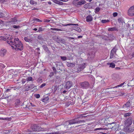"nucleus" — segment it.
<instances>
[{"label": "nucleus", "instance_id": "nucleus-1", "mask_svg": "<svg viewBox=\"0 0 134 134\" xmlns=\"http://www.w3.org/2000/svg\"><path fill=\"white\" fill-rule=\"evenodd\" d=\"M7 43L16 50L21 51L23 49V44L18 38L14 39L13 41V40L8 41Z\"/></svg>", "mask_w": 134, "mask_h": 134}, {"label": "nucleus", "instance_id": "nucleus-2", "mask_svg": "<svg viewBox=\"0 0 134 134\" xmlns=\"http://www.w3.org/2000/svg\"><path fill=\"white\" fill-rule=\"evenodd\" d=\"M81 118L80 117H78L76 118L66 122L65 124L66 127L68 128H71L72 127L71 125L74 124H79L85 122V121L84 120H80Z\"/></svg>", "mask_w": 134, "mask_h": 134}, {"label": "nucleus", "instance_id": "nucleus-3", "mask_svg": "<svg viewBox=\"0 0 134 134\" xmlns=\"http://www.w3.org/2000/svg\"><path fill=\"white\" fill-rule=\"evenodd\" d=\"M31 128L34 131H39L42 130L41 127L40 126H37L36 124L32 125L31 127Z\"/></svg>", "mask_w": 134, "mask_h": 134}, {"label": "nucleus", "instance_id": "nucleus-4", "mask_svg": "<svg viewBox=\"0 0 134 134\" xmlns=\"http://www.w3.org/2000/svg\"><path fill=\"white\" fill-rule=\"evenodd\" d=\"M128 15L131 16H134V5L131 7L127 12Z\"/></svg>", "mask_w": 134, "mask_h": 134}, {"label": "nucleus", "instance_id": "nucleus-5", "mask_svg": "<svg viewBox=\"0 0 134 134\" xmlns=\"http://www.w3.org/2000/svg\"><path fill=\"white\" fill-rule=\"evenodd\" d=\"M81 87L83 89H87L89 87V84L87 82H81L80 83Z\"/></svg>", "mask_w": 134, "mask_h": 134}, {"label": "nucleus", "instance_id": "nucleus-6", "mask_svg": "<svg viewBox=\"0 0 134 134\" xmlns=\"http://www.w3.org/2000/svg\"><path fill=\"white\" fill-rule=\"evenodd\" d=\"M132 119L131 117H130L128 118L125 122V125L126 126H129L132 124Z\"/></svg>", "mask_w": 134, "mask_h": 134}, {"label": "nucleus", "instance_id": "nucleus-7", "mask_svg": "<svg viewBox=\"0 0 134 134\" xmlns=\"http://www.w3.org/2000/svg\"><path fill=\"white\" fill-rule=\"evenodd\" d=\"M114 124V123H111L110 124H108L107 127H106V128H98L95 129L94 130L96 131L98 130H104V129H112V125H113Z\"/></svg>", "mask_w": 134, "mask_h": 134}, {"label": "nucleus", "instance_id": "nucleus-8", "mask_svg": "<svg viewBox=\"0 0 134 134\" xmlns=\"http://www.w3.org/2000/svg\"><path fill=\"white\" fill-rule=\"evenodd\" d=\"M132 102V101L131 100H129L125 104L123 105L122 107L123 108H124V109L127 110V109L131 105V103Z\"/></svg>", "mask_w": 134, "mask_h": 134}, {"label": "nucleus", "instance_id": "nucleus-9", "mask_svg": "<svg viewBox=\"0 0 134 134\" xmlns=\"http://www.w3.org/2000/svg\"><path fill=\"white\" fill-rule=\"evenodd\" d=\"M55 40L56 41L59 43H61L65 44L66 43V42L64 40L62 39V38L60 37H57Z\"/></svg>", "mask_w": 134, "mask_h": 134}, {"label": "nucleus", "instance_id": "nucleus-10", "mask_svg": "<svg viewBox=\"0 0 134 134\" xmlns=\"http://www.w3.org/2000/svg\"><path fill=\"white\" fill-rule=\"evenodd\" d=\"M7 51L6 49L2 48L0 51V55L2 57H3L6 54Z\"/></svg>", "mask_w": 134, "mask_h": 134}, {"label": "nucleus", "instance_id": "nucleus-11", "mask_svg": "<svg viewBox=\"0 0 134 134\" xmlns=\"http://www.w3.org/2000/svg\"><path fill=\"white\" fill-rule=\"evenodd\" d=\"M72 82L71 81H68L66 82L65 88L67 89L70 88L72 85Z\"/></svg>", "mask_w": 134, "mask_h": 134}, {"label": "nucleus", "instance_id": "nucleus-12", "mask_svg": "<svg viewBox=\"0 0 134 134\" xmlns=\"http://www.w3.org/2000/svg\"><path fill=\"white\" fill-rule=\"evenodd\" d=\"M35 87V86L34 84H32L30 85V86L27 87L25 89V90L26 91H28L29 90H30Z\"/></svg>", "mask_w": 134, "mask_h": 134}, {"label": "nucleus", "instance_id": "nucleus-13", "mask_svg": "<svg viewBox=\"0 0 134 134\" xmlns=\"http://www.w3.org/2000/svg\"><path fill=\"white\" fill-rule=\"evenodd\" d=\"M85 67V64H82L80 65L79 67L78 68V71H80L82 70Z\"/></svg>", "mask_w": 134, "mask_h": 134}, {"label": "nucleus", "instance_id": "nucleus-14", "mask_svg": "<svg viewBox=\"0 0 134 134\" xmlns=\"http://www.w3.org/2000/svg\"><path fill=\"white\" fill-rule=\"evenodd\" d=\"M118 128V125L115 124L113 125H112V129L114 130H116V132L118 133L119 131L117 130Z\"/></svg>", "mask_w": 134, "mask_h": 134}, {"label": "nucleus", "instance_id": "nucleus-15", "mask_svg": "<svg viewBox=\"0 0 134 134\" xmlns=\"http://www.w3.org/2000/svg\"><path fill=\"white\" fill-rule=\"evenodd\" d=\"M86 2L85 0H81L78 2L77 3V5H81L85 4Z\"/></svg>", "mask_w": 134, "mask_h": 134}, {"label": "nucleus", "instance_id": "nucleus-16", "mask_svg": "<svg viewBox=\"0 0 134 134\" xmlns=\"http://www.w3.org/2000/svg\"><path fill=\"white\" fill-rule=\"evenodd\" d=\"M93 19V18L92 16L88 15L86 18V20L87 22L91 21Z\"/></svg>", "mask_w": 134, "mask_h": 134}, {"label": "nucleus", "instance_id": "nucleus-17", "mask_svg": "<svg viewBox=\"0 0 134 134\" xmlns=\"http://www.w3.org/2000/svg\"><path fill=\"white\" fill-rule=\"evenodd\" d=\"M24 40L26 42H31L33 41L32 38H28L27 37H25L24 38Z\"/></svg>", "mask_w": 134, "mask_h": 134}, {"label": "nucleus", "instance_id": "nucleus-18", "mask_svg": "<svg viewBox=\"0 0 134 134\" xmlns=\"http://www.w3.org/2000/svg\"><path fill=\"white\" fill-rule=\"evenodd\" d=\"M66 65L68 67L73 68L75 66V63H70L67 62Z\"/></svg>", "mask_w": 134, "mask_h": 134}, {"label": "nucleus", "instance_id": "nucleus-19", "mask_svg": "<svg viewBox=\"0 0 134 134\" xmlns=\"http://www.w3.org/2000/svg\"><path fill=\"white\" fill-rule=\"evenodd\" d=\"M17 21V20L16 18H14L12 19L9 22L10 23L14 24Z\"/></svg>", "mask_w": 134, "mask_h": 134}, {"label": "nucleus", "instance_id": "nucleus-20", "mask_svg": "<svg viewBox=\"0 0 134 134\" xmlns=\"http://www.w3.org/2000/svg\"><path fill=\"white\" fill-rule=\"evenodd\" d=\"M53 1L55 3L60 5H62L63 3V2L57 0H53Z\"/></svg>", "mask_w": 134, "mask_h": 134}, {"label": "nucleus", "instance_id": "nucleus-21", "mask_svg": "<svg viewBox=\"0 0 134 134\" xmlns=\"http://www.w3.org/2000/svg\"><path fill=\"white\" fill-rule=\"evenodd\" d=\"M107 65H109V67L111 68H114L115 67V64L112 63H107Z\"/></svg>", "mask_w": 134, "mask_h": 134}, {"label": "nucleus", "instance_id": "nucleus-22", "mask_svg": "<svg viewBox=\"0 0 134 134\" xmlns=\"http://www.w3.org/2000/svg\"><path fill=\"white\" fill-rule=\"evenodd\" d=\"M62 25L64 26H70V25H75L78 26V24H62Z\"/></svg>", "mask_w": 134, "mask_h": 134}, {"label": "nucleus", "instance_id": "nucleus-23", "mask_svg": "<svg viewBox=\"0 0 134 134\" xmlns=\"http://www.w3.org/2000/svg\"><path fill=\"white\" fill-rule=\"evenodd\" d=\"M73 29L79 32H80L81 31V30L80 28L78 27H74Z\"/></svg>", "mask_w": 134, "mask_h": 134}, {"label": "nucleus", "instance_id": "nucleus-24", "mask_svg": "<svg viewBox=\"0 0 134 134\" xmlns=\"http://www.w3.org/2000/svg\"><path fill=\"white\" fill-rule=\"evenodd\" d=\"M108 30L109 31H117L118 29H117L115 27H112L108 28Z\"/></svg>", "mask_w": 134, "mask_h": 134}, {"label": "nucleus", "instance_id": "nucleus-25", "mask_svg": "<svg viewBox=\"0 0 134 134\" xmlns=\"http://www.w3.org/2000/svg\"><path fill=\"white\" fill-rule=\"evenodd\" d=\"M26 80L28 82L30 81H33L32 78L31 77H27L26 79Z\"/></svg>", "mask_w": 134, "mask_h": 134}, {"label": "nucleus", "instance_id": "nucleus-26", "mask_svg": "<svg viewBox=\"0 0 134 134\" xmlns=\"http://www.w3.org/2000/svg\"><path fill=\"white\" fill-rule=\"evenodd\" d=\"M11 90V89H7L4 92V93L5 95H7V93H8L9 94V93L10 92V91Z\"/></svg>", "mask_w": 134, "mask_h": 134}, {"label": "nucleus", "instance_id": "nucleus-27", "mask_svg": "<svg viewBox=\"0 0 134 134\" xmlns=\"http://www.w3.org/2000/svg\"><path fill=\"white\" fill-rule=\"evenodd\" d=\"M117 50V49L116 48H114L111 51V53H112L114 54H116V52Z\"/></svg>", "mask_w": 134, "mask_h": 134}, {"label": "nucleus", "instance_id": "nucleus-28", "mask_svg": "<svg viewBox=\"0 0 134 134\" xmlns=\"http://www.w3.org/2000/svg\"><path fill=\"white\" fill-rule=\"evenodd\" d=\"M49 100V98L48 97H47L46 98H45L42 99V102H46L47 101H48Z\"/></svg>", "mask_w": 134, "mask_h": 134}, {"label": "nucleus", "instance_id": "nucleus-29", "mask_svg": "<svg viewBox=\"0 0 134 134\" xmlns=\"http://www.w3.org/2000/svg\"><path fill=\"white\" fill-rule=\"evenodd\" d=\"M131 114V113H128L124 114V116L125 117H127V116H130Z\"/></svg>", "mask_w": 134, "mask_h": 134}, {"label": "nucleus", "instance_id": "nucleus-30", "mask_svg": "<svg viewBox=\"0 0 134 134\" xmlns=\"http://www.w3.org/2000/svg\"><path fill=\"white\" fill-rule=\"evenodd\" d=\"M42 47L47 52L49 50L48 48L45 45H43L42 46Z\"/></svg>", "mask_w": 134, "mask_h": 134}, {"label": "nucleus", "instance_id": "nucleus-31", "mask_svg": "<svg viewBox=\"0 0 134 134\" xmlns=\"http://www.w3.org/2000/svg\"><path fill=\"white\" fill-rule=\"evenodd\" d=\"M40 40H43L44 38H43L42 36L41 35H39L37 37Z\"/></svg>", "mask_w": 134, "mask_h": 134}, {"label": "nucleus", "instance_id": "nucleus-32", "mask_svg": "<svg viewBox=\"0 0 134 134\" xmlns=\"http://www.w3.org/2000/svg\"><path fill=\"white\" fill-rule=\"evenodd\" d=\"M30 3L32 5H36L37 2L32 0H31L30 1Z\"/></svg>", "mask_w": 134, "mask_h": 134}, {"label": "nucleus", "instance_id": "nucleus-33", "mask_svg": "<svg viewBox=\"0 0 134 134\" xmlns=\"http://www.w3.org/2000/svg\"><path fill=\"white\" fill-rule=\"evenodd\" d=\"M8 38V37H4L1 36L0 37V40L5 41Z\"/></svg>", "mask_w": 134, "mask_h": 134}, {"label": "nucleus", "instance_id": "nucleus-34", "mask_svg": "<svg viewBox=\"0 0 134 134\" xmlns=\"http://www.w3.org/2000/svg\"><path fill=\"white\" fill-rule=\"evenodd\" d=\"M51 30H55V31H63L62 30V29L55 28H52L51 29Z\"/></svg>", "mask_w": 134, "mask_h": 134}, {"label": "nucleus", "instance_id": "nucleus-35", "mask_svg": "<svg viewBox=\"0 0 134 134\" xmlns=\"http://www.w3.org/2000/svg\"><path fill=\"white\" fill-rule=\"evenodd\" d=\"M110 36V38L109 40H114L115 38V37L113 35H109Z\"/></svg>", "mask_w": 134, "mask_h": 134}, {"label": "nucleus", "instance_id": "nucleus-36", "mask_svg": "<svg viewBox=\"0 0 134 134\" xmlns=\"http://www.w3.org/2000/svg\"><path fill=\"white\" fill-rule=\"evenodd\" d=\"M110 21V20H102L101 21V22L103 23H108Z\"/></svg>", "mask_w": 134, "mask_h": 134}, {"label": "nucleus", "instance_id": "nucleus-37", "mask_svg": "<svg viewBox=\"0 0 134 134\" xmlns=\"http://www.w3.org/2000/svg\"><path fill=\"white\" fill-rule=\"evenodd\" d=\"M44 29L42 27H40L39 28L37 32L43 31Z\"/></svg>", "mask_w": 134, "mask_h": 134}, {"label": "nucleus", "instance_id": "nucleus-38", "mask_svg": "<svg viewBox=\"0 0 134 134\" xmlns=\"http://www.w3.org/2000/svg\"><path fill=\"white\" fill-rule=\"evenodd\" d=\"M12 27L15 29H19L20 27V26L18 25V26H16L15 25H13V26Z\"/></svg>", "mask_w": 134, "mask_h": 134}, {"label": "nucleus", "instance_id": "nucleus-39", "mask_svg": "<svg viewBox=\"0 0 134 134\" xmlns=\"http://www.w3.org/2000/svg\"><path fill=\"white\" fill-rule=\"evenodd\" d=\"M124 82L123 83H121V84L119 85H117V86H115L113 87V88H117V87H121L122 85H124Z\"/></svg>", "mask_w": 134, "mask_h": 134}, {"label": "nucleus", "instance_id": "nucleus-40", "mask_svg": "<svg viewBox=\"0 0 134 134\" xmlns=\"http://www.w3.org/2000/svg\"><path fill=\"white\" fill-rule=\"evenodd\" d=\"M100 10V9L99 7H97L96 8L95 12L96 13H97V12H99Z\"/></svg>", "mask_w": 134, "mask_h": 134}, {"label": "nucleus", "instance_id": "nucleus-41", "mask_svg": "<svg viewBox=\"0 0 134 134\" xmlns=\"http://www.w3.org/2000/svg\"><path fill=\"white\" fill-rule=\"evenodd\" d=\"M5 67V66L3 64L0 63V68H4Z\"/></svg>", "mask_w": 134, "mask_h": 134}, {"label": "nucleus", "instance_id": "nucleus-42", "mask_svg": "<svg viewBox=\"0 0 134 134\" xmlns=\"http://www.w3.org/2000/svg\"><path fill=\"white\" fill-rule=\"evenodd\" d=\"M60 63L59 62H55V64L56 65V67H58L59 66H60Z\"/></svg>", "mask_w": 134, "mask_h": 134}, {"label": "nucleus", "instance_id": "nucleus-43", "mask_svg": "<svg viewBox=\"0 0 134 134\" xmlns=\"http://www.w3.org/2000/svg\"><path fill=\"white\" fill-rule=\"evenodd\" d=\"M61 57V59L63 61L66 60L67 59L66 57Z\"/></svg>", "mask_w": 134, "mask_h": 134}, {"label": "nucleus", "instance_id": "nucleus-44", "mask_svg": "<svg viewBox=\"0 0 134 134\" xmlns=\"http://www.w3.org/2000/svg\"><path fill=\"white\" fill-rule=\"evenodd\" d=\"M20 102V101L19 100L17 99L16 100V103L17 105H18L19 104Z\"/></svg>", "mask_w": 134, "mask_h": 134}, {"label": "nucleus", "instance_id": "nucleus-45", "mask_svg": "<svg viewBox=\"0 0 134 134\" xmlns=\"http://www.w3.org/2000/svg\"><path fill=\"white\" fill-rule=\"evenodd\" d=\"M118 13L116 12L114 13L113 14V15L114 17H115L118 15Z\"/></svg>", "mask_w": 134, "mask_h": 134}, {"label": "nucleus", "instance_id": "nucleus-46", "mask_svg": "<svg viewBox=\"0 0 134 134\" xmlns=\"http://www.w3.org/2000/svg\"><path fill=\"white\" fill-rule=\"evenodd\" d=\"M34 20L36 21L37 22H41L42 21L39 19H38L37 18H35L34 19Z\"/></svg>", "mask_w": 134, "mask_h": 134}, {"label": "nucleus", "instance_id": "nucleus-47", "mask_svg": "<svg viewBox=\"0 0 134 134\" xmlns=\"http://www.w3.org/2000/svg\"><path fill=\"white\" fill-rule=\"evenodd\" d=\"M114 55V54L113 53H110V58L111 59L112 58H113V55Z\"/></svg>", "mask_w": 134, "mask_h": 134}, {"label": "nucleus", "instance_id": "nucleus-48", "mask_svg": "<svg viewBox=\"0 0 134 134\" xmlns=\"http://www.w3.org/2000/svg\"><path fill=\"white\" fill-rule=\"evenodd\" d=\"M46 85V84L45 83H43L40 86V88H42L44 86Z\"/></svg>", "mask_w": 134, "mask_h": 134}, {"label": "nucleus", "instance_id": "nucleus-49", "mask_svg": "<svg viewBox=\"0 0 134 134\" xmlns=\"http://www.w3.org/2000/svg\"><path fill=\"white\" fill-rule=\"evenodd\" d=\"M4 16V14L2 13H0V18H2Z\"/></svg>", "mask_w": 134, "mask_h": 134}, {"label": "nucleus", "instance_id": "nucleus-50", "mask_svg": "<svg viewBox=\"0 0 134 134\" xmlns=\"http://www.w3.org/2000/svg\"><path fill=\"white\" fill-rule=\"evenodd\" d=\"M35 97L37 98H39L40 97V94H36L35 95Z\"/></svg>", "mask_w": 134, "mask_h": 134}, {"label": "nucleus", "instance_id": "nucleus-51", "mask_svg": "<svg viewBox=\"0 0 134 134\" xmlns=\"http://www.w3.org/2000/svg\"><path fill=\"white\" fill-rule=\"evenodd\" d=\"M57 89V86H55L54 87L53 90L54 92H55Z\"/></svg>", "mask_w": 134, "mask_h": 134}, {"label": "nucleus", "instance_id": "nucleus-52", "mask_svg": "<svg viewBox=\"0 0 134 134\" xmlns=\"http://www.w3.org/2000/svg\"><path fill=\"white\" fill-rule=\"evenodd\" d=\"M58 133L57 132H51L50 133H47V134H57Z\"/></svg>", "mask_w": 134, "mask_h": 134}, {"label": "nucleus", "instance_id": "nucleus-53", "mask_svg": "<svg viewBox=\"0 0 134 134\" xmlns=\"http://www.w3.org/2000/svg\"><path fill=\"white\" fill-rule=\"evenodd\" d=\"M119 22L120 23H122V20L121 18H119L118 19Z\"/></svg>", "mask_w": 134, "mask_h": 134}, {"label": "nucleus", "instance_id": "nucleus-54", "mask_svg": "<svg viewBox=\"0 0 134 134\" xmlns=\"http://www.w3.org/2000/svg\"><path fill=\"white\" fill-rule=\"evenodd\" d=\"M67 38L68 39L69 41H70L71 39H74V38L72 37H68Z\"/></svg>", "mask_w": 134, "mask_h": 134}, {"label": "nucleus", "instance_id": "nucleus-55", "mask_svg": "<svg viewBox=\"0 0 134 134\" xmlns=\"http://www.w3.org/2000/svg\"><path fill=\"white\" fill-rule=\"evenodd\" d=\"M54 75V73L53 72H51L50 74V75H49V76H53Z\"/></svg>", "mask_w": 134, "mask_h": 134}, {"label": "nucleus", "instance_id": "nucleus-56", "mask_svg": "<svg viewBox=\"0 0 134 134\" xmlns=\"http://www.w3.org/2000/svg\"><path fill=\"white\" fill-rule=\"evenodd\" d=\"M7 1L8 0H0L1 2L3 3L7 2Z\"/></svg>", "mask_w": 134, "mask_h": 134}, {"label": "nucleus", "instance_id": "nucleus-57", "mask_svg": "<svg viewBox=\"0 0 134 134\" xmlns=\"http://www.w3.org/2000/svg\"><path fill=\"white\" fill-rule=\"evenodd\" d=\"M6 131V132H5L4 133H5L7 134H9L10 132H9V131H8L7 130V131Z\"/></svg>", "mask_w": 134, "mask_h": 134}, {"label": "nucleus", "instance_id": "nucleus-58", "mask_svg": "<svg viewBox=\"0 0 134 134\" xmlns=\"http://www.w3.org/2000/svg\"><path fill=\"white\" fill-rule=\"evenodd\" d=\"M26 81V80L24 79H23V80H22V82L23 83H24Z\"/></svg>", "mask_w": 134, "mask_h": 134}, {"label": "nucleus", "instance_id": "nucleus-59", "mask_svg": "<svg viewBox=\"0 0 134 134\" xmlns=\"http://www.w3.org/2000/svg\"><path fill=\"white\" fill-rule=\"evenodd\" d=\"M53 69V70L55 72H56V71L55 68L54 67H53L52 68Z\"/></svg>", "mask_w": 134, "mask_h": 134}, {"label": "nucleus", "instance_id": "nucleus-60", "mask_svg": "<svg viewBox=\"0 0 134 134\" xmlns=\"http://www.w3.org/2000/svg\"><path fill=\"white\" fill-rule=\"evenodd\" d=\"M3 23V21L2 20H0V24H2Z\"/></svg>", "mask_w": 134, "mask_h": 134}, {"label": "nucleus", "instance_id": "nucleus-61", "mask_svg": "<svg viewBox=\"0 0 134 134\" xmlns=\"http://www.w3.org/2000/svg\"><path fill=\"white\" fill-rule=\"evenodd\" d=\"M134 130V125L133 126V128L132 129H131V131L132 132Z\"/></svg>", "mask_w": 134, "mask_h": 134}, {"label": "nucleus", "instance_id": "nucleus-62", "mask_svg": "<svg viewBox=\"0 0 134 134\" xmlns=\"http://www.w3.org/2000/svg\"><path fill=\"white\" fill-rule=\"evenodd\" d=\"M50 21V20H46L45 21V22H49Z\"/></svg>", "mask_w": 134, "mask_h": 134}, {"label": "nucleus", "instance_id": "nucleus-63", "mask_svg": "<svg viewBox=\"0 0 134 134\" xmlns=\"http://www.w3.org/2000/svg\"><path fill=\"white\" fill-rule=\"evenodd\" d=\"M82 36H79L77 38H82Z\"/></svg>", "mask_w": 134, "mask_h": 134}, {"label": "nucleus", "instance_id": "nucleus-64", "mask_svg": "<svg viewBox=\"0 0 134 134\" xmlns=\"http://www.w3.org/2000/svg\"><path fill=\"white\" fill-rule=\"evenodd\" d=\"M124 93H122V92H120V93L119 94L120 96L122 95L123 94H124Z\"/></svg>", "mask_w": 134, "mask_h": 134}]
</instances>
